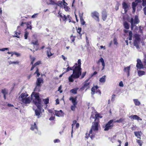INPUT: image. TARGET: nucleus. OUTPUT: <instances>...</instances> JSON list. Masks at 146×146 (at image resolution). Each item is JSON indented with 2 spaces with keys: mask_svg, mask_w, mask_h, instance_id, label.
<instances>
[{
  "mask_svg": "<svg viewBox=\"0 0 146 146\" xmlns=\"http://www.w3.org/2000/svg\"><path fill=\"white\" fill-rule=\"evenodd\" d=\"M34 97L35 99L33 100V102L37 107L38 109L35 110V115L38 118L42 116L41 111H44V110L42 109V105L41 103V100L40 99L38 93H35Z\"/></svg>",
  "mask_w": 146,
  "mask_h": 146,
  "instance_id": "obj_1",
  "label": "nucleus"
},
{
  "mask_svg": "<svg viewBox=\"0 0 146 146\" xmlns=\"http://www.w3.org/2000/svg\"><path fill=\"white\" fill-rule=\"evenodd\" d=\"M95 117L96 118L95 119V122L93 123L91 128L88 135V136L90 137L91 139H92L94 137L96 133L98 130V119L99 118H102V116H100L99 114L97 113L95 115Z\"/></svg>",
  "mask_w": 146,
  "mask_h": 146,
  "instance_id": "obj_2",
  "label": "nucleus"
},
{
  "mask_svg": "<svg viewBox=\"0 0 146 146\" xmlns=\"http://www.w3.org/2000/svg\"><path fill=\"white\" fill-rule=\"evenodd\" d=\"M28 96L27 92L22 93L18 98L19 102L22 104H29L31 102L32 99Z\"/></svg>",
  "mask_w": 146,
  "mask_h": 146,
  "instance_id": "obj_3",
  "label": "nucleus"
},
{
  "mask_svg": "<svg viewBox=\"0 0 146 146\" xmlns=\"http://www.w3.org/2000/svg\"><path fill=\"white\" fill-rule=\"evenodd\" d=\"M81 68L75 67L73 70V74L68 77V79L70 82H73V78H77L80 77L81 74Z\"/></svg>",
  "mask_w": 146,
  "mask_h": 146,
  "instance_id": "obj_4",
  "label": "nucleus"
},
{
  "mask_svg": "<svg viewBox=\"0 0 146 146\" xmlns=\"http://www.w3.org/2000/svg\"><path fill=\"white\" fill-rule=\"evenodd\" d=\"M43 82L42 78H38L36 82V86L35 89V91H39L41 86V84Z\"/></svg>",
  "mask_w": 146,
  "mask_h": 146,
  "instance_id": "obj_5",
  "label": "nucleus"
},
{
  "mask_svg": "<svg viewBox=\"0 0 146 146\" xmlns=\"http://www.w3.org/2000/svg\"><path fill=\"white\" fill-rule=\"evenodd\" d=\"M113 119H111L106 124L104 125L103 127L104 128V131H108L112 128L113 127Z\"/></svg>",
  "mask_w": 146,
  "mask_h": 146,
  "instance_id": "obj_6",
  "label": "nucleus"
},
{
  "mask_svg": "<svg viewBox=\"0 0 146 146\" xmlns=\"http://www.w3.org/2000/svg\"><path fill=\"white\" fill-rule=\"evenodd\" d=\"M135 40L133 42L134 45L136 47L137 49H139V44L140 41L139 36L137 34H135Z\"/></svg>",
  "mask_w": 146,
  "mask_h": 146,
  "instance_id": "obj_7",
  "label": "nucleus"
},
{
  "mask_svg": "<svg viewBox=\"0 0 146 146\" xmlns=\"http://www.w3.org/2000/svg\"><path fill=\"white\" fill-rule=\"evenodd\" d=\"M90 79V78H88L83 83V86L80 88L81 90L82 91L84 89H86V90L90 88V82H88Z\"/></svg>",
  "mask_w": 146,
  "mask_h": 146,
  "instance_id": "obj_8",
  "label": "nucleus"
},
{
  "mask_svg": "<svg viewBox=\"0 0 146 146\" xmlns=\"http://www.w3.org/2000/svg\"><path fill=\"white\" fill-rule=\"evenodd\" d=\"M130 22L131 24V28L132 29L134 26V25L138 24L139 22V20L138 18V16L137 15L135 16L134 21L133 19L131 18Z\"/></svg>",
  "mask_w": 146,
  "mask_h": 146,
  "instance_id": "obj_9",
  "label": "nucleus"
},
{
  "mask_svg": "<svg viewBox=\"0 0 146 146\" xmlns=\"http://www.w3.org/2000/svg\"><path fill=\"white\" fill-rule=\"evenodd\" d=\"M91 16L94 19L97 20V21H99V13L96 11H94L91 13Z\"/></svg>",
  "mask_w": 146,
  "mask_h": 146,
  "instance_id": "obj_10",
  "label": "nucleus"
},
{
  "mask_svg": "<svg viewBox=\"0 0 146 146\" xmlns=\"http://www.w3.org/2000/svg\"><path fill=\"white\" fill-rule=\"evenodd\" d=\"M64 113L62 110L59 111L55 110V115L58 117H63L64 116Z\"/></svg>",
  "mask_w": 146,
  "mask_h": 146,
  "instance_id": "obj_11",
  "label": "nucleus"
},
{
  "mask_svg": "<svg viewBox=\"0 0 146 146\" xmlns=\"http://www.w3.org/2000/svg\"><path fill=\"white\" fill-rule=\"evenodd\" d=\"M30 129L32 131H35V133H37L38 132V127L35 122L33 124L31 125Z\"/></svg>",
  "mask_w": 146,
  "mask_h": 146,
  "instance_id": "obj_12",
  "label": "nucleus"
},
{
  "mask_svg": "<svg viewBox=\"0 0 146 146\" xmlns=\"http://www.w3.org/2000/svg\"><path fill=\"white\" fill-rule=\"evenodd\" d=\"M129 117L132 120H137V121L142 120V119L136 115H131Z\"/></svg>",
  "mask_w": 146,
  "mask_h": 146,
  "instance_id": "obj_13",
  "label": "nucleus"
},
{
  "mask_svg": "<svg viewBox=\"0 0 146 146\" xmlns=\"http://www.w3.org/2000/svg\"><path fill=\"white\" fill-rule=\"evenodd\" d=\"M137 63L136 65L137 68L139 69H140L143 68V65L142 64L141 60L139 59L137 60Z\"/></svg>",
  "mask_w": 146,
  "mask_h": 146,
  "instance_id": "obj_14",
  "label": "nucleus"
},
{
  "mask_svg": "<svg viewBox=\"0 0 146 146\" xmlns=\"http://www.w3.org/2000/svg\"><path fill=\"white\" fill-rule=\"evenodd\" d=\"M21 36V33L20 31H19L18 32L17 31H15L14 32V34L13 36V37H17L19 38Z\"/></svg>",
  "mask_w": 146,
  "mask_h": 146,
  "instance_id": "obj_15",
  "label": "nucleus"
},
{
  "mask_svg": "<svg viewBox=\"0 0 146 146\" xmlns=\"http://www.w3.org/2000/svg\"><path fill=\"white\" fill-rule=\"evenodd\" d=\"M58 17H61L64 21H66L67 20V16H66L65 15L61 13H58Z\"/></svg>",
  "mask_w": 146,
  "mask_h": 146,
  "instance_id": "obj_16",
  "label": "nucleus"
},
{
  "mask_svg": "<svg viewBox=\"0 0 146 146\" xmlns=\"http://www.w3.org/2000/svg\"><path fill=\"white\" fill-rule=\"evenodd\" d=\"M131 68V66L124 68V71L125 72L127 73V76H129L130 75V71Z\"/></svg>",
  "mask_w": 146,
  "mask_h": 146,
  "instance_id": "obj_17",
  "label": "nucleus"
},
{
  "mask_svg": "<svg viewBox=\"0 0 146 146\" xmlns=\"http://www.w3.org/2000/svg\"><path fill=\"white\" fill-rule=\"evenodd\" d=\"M122 5L123 8L124 9L125 13H126L127 11L129 6L125 2H123Z\"/></svg>",
  "mask_w": 146,
  "mask_h": 146,
  "instance_id": "obj_18",
  "label": "nucleus"
},
{
  "mask_svg": "<svg viewBox=\"0 0 146 146\" xmlns=\"http://www.w3.org/2000/svg\"><path fill=\"white\" fill-rule=\"evenodd\" d=\"M140 3L139 2H136L135 1L133 2L132 3V8L133 9V12L134 13L135 11L136 7L138 3Z\"/></svg>",
  "mask_w": 146,
  "mask_h": 146,
  "instance_id": "obj_19",
  "label": "nucleus"
},
{
  "mask_svg": "<svg viewBox=\"0 0 146 146\" xmlns=\"http://www.w3.org/2000/svg\"><path fill=\"white\" fill-rule=\"evenodd\" d=\"M69 100L72 101V102L73 103V105L75 106H76L77 104V102H76V98H74L73 97H70Z\"/></svg>",
  "mask_w": 146,
  "mask_h": 146,
  "instance_id": "obj_20",
  "label": "nucleus"
},
{
  "mask_svg": "<svg viewBox=\"0 0 146 146\" xmlns=\"http://www.w3.org/2000/svg\"><path fill=\"white\" fill-rule=\"evenodd\" d=\"M106 76L104 75L102 76L99 79V81L102 83H104L106 81Z\"/></svg>",
  "mask_w": 146,
  "mask_h": 146,
  "instance_id": "obj_21",
  "label": "nucleus"
},
{
  "mask_svg": "<svg viewBox=\"0 0 146 146\" xmlns=\"http://www.w3.org/2000/svg\"><path fill=\"white\" fill-rule=\"evenodd\" d=\"M134 134L135 136H136L138 138L140 139L141 136L142 134V133L140 132H134Z\"/></svg>",
  "mask_w": 146,
  "mask_h": 146,
  "instance_id": "obj_22",
  "label": "nucleus"
},
{
  "mask_svg": "<svg viewBox=\"0 0 146 146\" xmlns=\"http://www.w3.org/2000/svg\"><path fill=\"white\" fill-rule=\"evenodd\" d=\"M98 86H96L94 87H92L91 89V91L92 92L91 93V94L92 95H93L95 93V92L96 91V90L98 88Z\"/></svg>",
  "mask_w": 146,
  "mask_h": 146,
  "instance_id": "obj_23",
  "label": "nucleus"
},
{
  "mask_svg": "<svg viewBox=\"0 0 146 146\" xmlns=\"http://www.w3.org/2000/svg\"><path fill=\"white\" fill-rule=\"evenodd\" d=\"M1 92L3 94L4 98L5 99H6V95L7 94V90L5 89L2 90Z\"/></svg>",
  "mask_w": 146,
  "mask_h": 146,
  "instance_id": "obj_24",
  "label": "nucleus"
},
{
  "mask_svg": "<svg viewBox=\"0 0 146 146\" xmlns=\"http://www.w3.org/2000/svg\"><path fill=\"white\" fill-rule=\"evenodd\" d=\"M57 5L60 7H63V6L64 5V3L63 2L61 1H58L57 3Z\"/></svg>",
  "mask_w": 146,
  "mask_h": 146,
  "instance_id": "obj_25",
  "label": "nucleus"
},
{
  "mask_svg": "<svg viewBox=\"0 0 146 146\" xmlns=\"http://www.w3.org/2000/svg\"><path fill=\"white\" fill-rule=\"evenodd\" d=\"M101 62L102 63V66H105V63L104 59L102 58H101L98 60V62L99 63Z\"/></svg>",
  "mask_w": 146,
  "mask_h": 146,
  "instance_id": "obj_26",
  "label": "nucleus"
},
{
  "mask_svg": "<svg viewBox=\"0 0 146 146\" xmlns=\"http://www.w3.org/2000/svg\"><path fill=\"white\" fill-rule=\"evenodd\" d=\"M133 101L135 105L139 106L141 104L140 102L138 100V99H134Z\"/></svg>",
  "mask_w": 146,
  "mask_h": 146,
  "instance_id": "obj_27",
  "label": "nucleus"
},
{
  "mask_svg": "<svg viewBox=\"0 0 146 146\" xmlns=\"http://www.w3.org/2000/svg\"><path fill=\"white\" fill-rule=\"evenodd\" d=\"M123 26L124 28L127 29H128L129 28V25L128 23L126 21L123 23Z\"/></svg>",
  "mask_w": 146,
  "mask_h": 146,
  "instance_id": "obj_28",
  "label": "nucleus"
},
{
  "mask_svg": "<svg viewBox=\"0 0 146 146\" xmlns=\"http://www.w3.org/2000/svg\"><path fill=\"white\" fill-rule=\"evenodd\" d=\"M79 16L80 17V21L81 24L82 25H84L85 24V22L84 21V19L82 17V15H79Z\"/></svg>",
  "mask_w": 146,
  "mask_h": 146,
  "instance_id": "obj_29",
  "label": "nucleus"
},
{
  "mask_svg": "<svg viewBox=\"0 0 146 146\" xmlns=\"http://www.w3.org/2000/svg\"><path fill=\"white\" fill-rule=\"evenodd\" d=\"M138 73L139 76H141L145 74V72L144 71L141 70L138 71Z\"/></svg>",
  "mask_w": 146,
  "mask_h": 146,
  "instance_id": "obj_30",
  "label": "nucleus"
},
{
  "mask_svg": "<svg viewBox=\"0 0 146 146\" xmlns=\"http://www.w3.org/2000/svg\"><path fill=\"white\" fill-rule=\"evenodd\" d=\"M19 63V61H16L14 62H12L11 61H10L9 62V64H18Z\"/></svg>",
  "mask_w": 146,
  "mask_h": 146,
  "instance_id": "obj_31",
  "label": "nucleus"
},
{
  "mask_svg": "<svg viewBox=\"0 0 146 146\" xmlns=\"http://www.w3.org/2000/svg\"><path fill=\"white\" fill-rule=\"evenodd\" d=\"M107 17V15L105 13H102V19L103 21H105Z\"/></svg>",
  "mask_w": 146,
  "mask_h": 146,
  "instance_id": "obj_32",
  "label": "nucleus"
},
{
  "mask_svg": "<svg viewBox=\"0 0 146 146\" xmlns=\"http://www.w3.org/2000/svg\"><path fill=\"white\" fill-rule=\"evenodd\" d=\"M78 65L76 66L75 67L76 68H81V60L80 59H78Z\"/></svg>",
  "mask_w": 146,
  "mask_h": 146,
  "instance_id": "obj_33",
  "label": "nucleus"
},
{
  "mask_svg": "<svg viewBox=\"0 0 146 146\" xmlns=\"http://www.w3.org/2000/svg\"><path fill=\"white\" fill-rule=\"evenodd\" d=\"M48 5H57V3L55 2L54 1L51 0L50 1V2L48 3Z\"/></svg>",
  "mask_w": 146,
  "mask_h": 146,
  "instance_id": "obj_34",
  "label": "nucleus"
},
{
  "mask_svg": "<svg viewBox=\"0 0 146 146\" xmlns=\"http://www.w3.org/2000/svg\"><path fill=\"white\" fill-rule=\"evenodd\" d=\"M43 101L44 102V104L46 105L49 102V100L48 98H46L45 99H43ZM47 105H46V107H47Z\"/></svg>",
  "mask_w": 146,
  "mask_h": 146,
  "instance_id": "obj_35",
  "label": "nucleus"
},
{
  "mask_svg": "<svg viewBox=\"0 0 146 146\" xmlns=\"http://www.w3.org/2000/svg\"><path fill=\"white\" fill-rule=\"evenodd\" d=\"M129 40H132V33L131 31H129Z\"/></svg>",
  "mask_w": 146,
  "mask_h": 146,
  "instance_id": "obj_36",
  "label": "nucleus"
},
{
  "mask_svg": "<svg viewBox=\"0 0 146 146\" xmlns=\"http://www.w3.org/2000/svg\"><path fill=\"white\" fill-rule=\"evenodd\" d=\"M78 88H75L72 89L70 90V92L73 94L76 93L77 90Z\"/></svg>",
  "mask_w": 146,
  "mask_h": 146,
  "instance_id": "obj_37",
  "label": "nucleus"
},
{
  "mask_svg": "<svg viewBox=\"0 0 146 146\" xmlns=\"http://www.w3.org/2000/svg\"><path fill=\"white\" fill-rule=\"evenodd\" d=\"M77 32L79 33L80 35L81 36L82 34L81 33V28H78L77 30Z\"/></svg>",
  "mask_w": 146,
  "mask_h": 146,
  "instance_id": "obj_38",
  "label": "nucleus"
},
{
  "mask_svg": "<svg viewBox=\"0 0 146 146\" xmlns=\"http://www.w3.org/2000/svg\"><path fill=\"white\" fill-rule=\"evenodd\" d=\"M124 120V119L122 118H120L119 120H117L115 121V122H117V123H121L123 122Z\"/></svg>",
  "mask_w": 146,
  "mask_h": 146,
  "instance_id": "obj_39",
  "label": "nucleus"
},
{
  "mask_svg": "<svg viewBox=\"0 0 146 146\" xmlns=\"http://www.w3.org/2000/svg\"><path fill=\"white\" fill-rule=\"evenodd\" d=\"M47 54L48 57H49L52 55V54L51 53L50 51V50H47Z\"/></svg>",
  "mask_w": 146,
  "mask_h": 146,
  "instance_id": "obj_40",
  "label": "nucleus"
},
{
  "mask_svg": "<svg viewBox=\"0 0 146 146\" xmlns=\"http://www.w3.org/2000/svg\"><path fill=\"white\" fill-rule=\"evenodd\" d=\"M137 142L139 144L140 146H141L142 145V141L140 140H137Z\"/></svg>",
  "mask_w": 146,
  "mask_h": 146,
  "instance_id": "obj_41",
  "label": "nucleus"
},
{
  "mask_svg": "<svg viewBox=\"0 0 146 146\" xmlns=\"http://www.w3.org/2000/svg\"><path fill=\"white\" fill-rule=\"evenodd\" d=\"M29 35V33L26 31L24 35V37L25 39H27Z\"/></svg>",
  "mask_w": 146,
  "mask_h": 146,
  "instance_id": "obj_42",
  "label": "nucleus"
},
{
  "mask_svg": "<svg viewBox=\"0 0 146 146\" xmlns=\"http://www.w3.org/2000/svg\"><path fill=\"white\" fill-rule=\"evenodd\" d=\"M67 5H64V9L66 11H69V8L68 6H67Z\"/></svg>",
  "mask_w": 146,
  "mask_h": 146,
  "instance_id": "obj_43",
  "label": "nucleus"
},
{
  "mask_svg": "<svg viewBox=\"0 0 146 146\" xmlns=\"http://www.w3.org/2000/svg\"><path fill=\"white\" fill-rule=\"evenodd\" d=\"M76 106L74 105H72L71 106V109L72 111H74L75 110Z\"/></svg>",
  "mask_w": 146,
  "mask_h": 146,
  "instance_id": "obj_44",
  "label": "nucleus"
},
{
  "mask_svg": "<svg viewBox=\"0 0 146 146\" xmlns=\"http://www.w3.org/2000/svg\"><path fill=\"white\" fill-rule=\"evenodd\" d=\"M113 42L115 45H117L118 44L117 40L115 38H114L113 39Z\"/></svg>",
  "mask_w": 146,
  "mask_h": 146,
  "instance_id": "obj_45",
  "label": "nucleus"
},
{
  "mask_svg": "<svg viewBox=\"0 0 146 146\" xmlns=\"http://www.w3.org/2000/svg\"><path fill=\"white\" fill-rule=\"evenodd\" d=\"M37 74L38 77L40 75V74L39 73L38 70V68H37V69H36V71L34 73V74Z\"/></svg>",
  "mask_w": 146,
  "mask_h": 146,
  "instance_id": "obj_46",
  "label": "nucleus"
},
{
  "mask_svg": "<svg viewBox=\"0 0 146 146\" xmlns=\"http://www.w3.org/2000/svg\"><path fill=\"white\" fill-rule=\"evenodd\" d=\"M74 67H72V68L69 67H68L66 69V71L65 72H67L68 71H69L70 70H72V68H73Z\"/></svg>",
  "mask_w": 146,
  "mask_h": 146,
  "instance_id": "obj_47",
  "label": "nucleus"
},
{
  "mask_svg": "<svg viewBox=\"0 0 146 146\" xmlns=\"http://www.w3.org/2000/svg\"><path fill=\"white\" fill-rule=\"evenodd\" d=\"M142 5L143 6H146V0H142Z\"/></svg>",
  "mask_w": 146,
  "mask_h": 146,
  "instance_id": "obj_48",
  "label": "nucleus"
},
{
  "mask_svg": "<svg viewBox=\"0 0 146 146\" xmlns=\"http://www.w3.org/2000/svg\"><path fill=\"white\" fill-rule=\"evenodd\" d=\"M70 38L72 42H74L75 39V37L74 36H70Z\"/></svg>",
  "mask_w": 146,
  "mask_h": 146,
  "instance_id": "obj_49",
  "label": "nucleus"
},
{
  "mask_svg": "<svg viewBox=\"0 0 146 146\" xmlns=\"http://www.w3.org/2000/svg\"><path fill=\"white\" fill-rule=\"evenodd\" d=\"M115 96H116L115 94H113L112 96L111 99L112 101H113L114 100L115 98Z\"/></svg>",
  "mask_w": 146,
  "mask_h": 146,
  "instance_id": "obj_50",
  "label": "nucleus"
},
{
  "mask_svg": "<svg viewBox=\"0 0 146 146\" xmlns=\"http://www.w3.org/2000/svg\"><path fill=\"white\" fill-rule=\"evenodd\" d=\"M8 48H3L2 49H0V51H4L6 50H7Z\"/></svg>",
  "mask_w": 146,
  "mask_h": 146,
  "instance_id": "obj_51",
  "label": "nucleus"
},
{
  "mask_svg": "<svg viewBox=\"0 0 146 146\" xmlns=\"http://www.w3.org/2000/svg\"><path fill=\"white\" fill-rule=\"evenodd\" d=\"M38 13H36L34 14L32 16V18H36L37 15H38Z\"/></svg>",
  "mask_w": 146,
  "mask_h": 146,
  "instance_id": "obj_52",
  "label": "nucleus"
},
{
  "mask_svg": "<svg viewBox=\"0 0 146 146\" xmlns=\"http://www.w3.org/2000/svg\"><path fill=\"white\" fill-rule=\"evenodd\" d=\"M73 124L72 125V129H73V127H74V126L76 124V121H75V120L74 121H73Z\"/></svg>",
  "mask_w": 146,
  "mask_h": 146,
  "instance_id": "obj_53",
  "label": "nucleus"
},
{
  "mask_svg": "<svg viewBox=\"0 0 146 146\" xmlns=\"http://www.w3.org/2000/svg\"><path fill=\"white\" fill-rule=\"evenodd\" d=\"M32 44L34 45H38L37 41H36L35 42H32Z\"/></svg>",
  "mask_w": 146,
  "mask_h": 146,
  "instance_id": "obj_54",
  "label": "nucleus"
},
{
  "mask_svg": "<svg viewBox=\"0 0 146 146\" xmlns=\"http://www.w3.org/2000/svg\"><path fill=\"white\" fill-rule=\"evenodd\" d=\"M13 54H14L17 56V57L19 56H20V54L17 52H14V53Z\"/></svg>",
  "mask_w": 146,
  "mask_h": 146,
  "instance_id": "obj_55",
  "label": "nucleus"
},
{
  "mask_svg": "<svg viewBox=\"0 0 146 146\" xmlns=\"http://www.w3.org/2000/svg\"><path fill=\"white\" fill-rule=\"evenodd\" d=\"M54 143H59L60 142V141L59 139H57L54 140Z\"/></svg>",
  "mask_w": 146,
  "mask_h": 146,
  "instance_id": "obj_56",
  "label": "nucleus"
},
{
  "mask_svg": "<svg viewBox=\"0 0 146 146\" xmlns=\"http://www.w3.org/2000/svg\"><path fill=\"white\" fill-rule=\"evenodd\" d=\"M62 88L61 86H60L58 88V91H59L60 93L62 92V91L61 90Z\"/></svg>",
  "mask_w": 146,
  "mask_h": 146,
  "instance_id": "obj_57",
  "label": "nucleus"
},
{
  "mask_svg": "<svg viewBox=\"0 0 146 146\" xmlns=\"http://www.w3.org/2000/svg\"><path fill=\"white\" fill-rule=\"evenodd\" d=\"M119 86L120 87H123V82L121 81L119 84Z\"/></svg>",
  "mask_w": 146,
  "mask_h": 146,
  "instance_id": "obj_58",
  "label": "nucleus"
},
{
  "mask_svg": "<svg viewBox=\"0 0 146 146\" xmlns=\"http://www.w3.org/2000/svg\"><path fill=\"white\" fill-rule=\"evenodd\" d=\"M86 72H83L82 74V77H81V79H82V78H83L84 77V76L86 75Z\"/></svg>",
  "mask_w": 146,
  "mask_h": 146,
  "instance_id": "obj_59",
  "label": "nucleus"
},
{
  "mask_svg": "<svg viewBox=\"0 0 146 146\" xmlns=\"http://www.w3.org/2000/svg\"><path fill=\"white\" fill-rule=\"evenodd\" d=\"M40 63V61H38L36 62L34 65H35V66H36L39 65Z\"/></svg>",
  "mask_w": 146,
  "mask_h": 146,
  "instance_id": "obj_60",
  "label": "nucleus"
},
{
  "mask_svg": "<svg viewBox=\"0 0 146 146\" xmlns=\"http://www.w3.org/2000/svg\"><path fill=\"white\" fill-rule=\"evenodd\" d=\"M70 17L69 15H67V19L69 21V22H71V20L70 19Z\"/></svg>",
  "mask_w": 146,
  "mask_h": 146,
  "instance_id": "obj_61",
  "label": "nucleus"
},
{
  "mask_svg": "<svg viewBox=\"0 0 146 146\" xmlns=\"http://www.w3.org/2000/svg\"><path fill=\"white\" fill-rule=\"evenodd\" d=\"M55 118L54 116H51L49 118V119L50 120H54Z\"/></svg>",
  "mask_w": 146,
  "mask_h": 146,
  "instance_id": "obj_62",
  "label": "nucleus"
},
{
  "mask_svg": "<svg viewBox=\"0 0 146 146\" xmlns=\"http://www.w3.org/2000/svg\"><path fill=\"white\" fill-rule=\"evenodd\" d=\"M100 49L103 48L104 50H105L106 49V48L105 46H100Z\"/></svg>",
  "mask_w": 146,
  "mask_h": 146,
  "instance_id": "obj_63",
  "label": "nucleus"
},
{
  "mask_svg": "<svg viewBox=\"0 0 146 146\" xmlns=\"http://www.w3.org/2000/svg\"><path fill=\"white\" fill-rule=\"evenodd\" d=\"M143 11L145 15H146V7H145L143 9Z\"/></svg>",
  "mask_w": 146,
  "mask_h": 146,
  "instance_id": "obj_64",
  "label": "nucleus"
}]
</instances>
